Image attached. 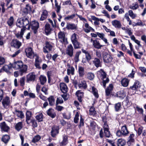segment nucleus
Wrapping results in <instances>:
<instances>
[{
  "label": "nucleus",
  "mask_w": 146,
  "mask_h": 146,
  "mask_svg": "<svg viewBox=\"0 0 146 146\" xmlns=\"http://www.w3.org/2000/svg\"><path fill=\"white\" fill-rule=\"evenodd\" d=\"M13 66H14V68L16 69H20L19 72L21 76H22L23 74L25 72L27 71V65H24L23 62L21 60L14 62L13 63Z\"/></svg>",
  "instance_id": "obj_1"
},
{
  "label": "nucleus",
  "mask_w": 146,
  "mask_h": 146,
  "mask_svg": "<svg viewBox=\"0 0 146 146\" xmlns=\"http://www.w3.org/2000/svg\"><path fill=\"white\" fill-rule=\"evenodd\" d=\"M29 18L28 17L25 16L18 19L17 21V26L20 28H25L26 30L27 29L26 26L29 23Z\"/></svg>",
  "instance_id": "obj_2"
},
{
  "label": "nucleus",
  "mask_w": 146,
  "mask_h": 146,
  "mask_svg": "<svg viewBox=\"0 0 146 146\" xmlns=\"http://www.w3.org/2000/svg\"><path fill=\"white\" fill-rule=\"evenodd\" d=\"M39 23L36 21L34 20L29 22L28 27L27 29L29 30L31 27L33 31L34 34H36L37 32V30L39 27Z\"/></svg>",
  "instance_id": "obj_3"
},
{
  "label": "nucleus",
  "mask_w": 146,
  "mask_h": 146,
  "mask_svg": "<svg viewBox=\"0 0 146 146\" xmlns=\"http://www.w3.org/2000/svg\"><path fill=\"white\" fill-rule=\"evenodd\" d=\"M98 72L100 73V78L102 80V84L103 87L105 88L106 87V84L108 83L109 80L108 78H107L106 80H104V79L106 78L107 74L106 72L103 69H101Z\"/></svg>",
  "instance_id": "obj_4"
},
{
  "label": "nucleus",
  "mask_w": 146,
  "mask_h": 146,
  "mask_svg": "<svg viewBox=\"0 0 146 146\" xmlns=\"http://www.w3.org/2000/svg\"><path fill=\"white\" fill-rule=\"evenodd\" d=\"M129 133L127 128L125 125L122 126L121 130H117L116 133V135L119 137L122 136H126Z\"/></svg>",
  "instance_id": "obj_5"
},
{
  "label": "nucleus",
  "mask_w": 146,
  "mask_h": 146,
  "mask_svg": "<svg viewBox=\"0 0 146 146\" xmlns=\"http://www.w3.org/2000/svg\"><path fill=\"white\" fill-rule=\"evenodd\" d=\"M1 103L3 108L7 109L9 108L10 104V100L9 97L6 96L3 98Z\"/></svg>",
  "instance_id": "obj_6"
},
{
  "label": "nucleus",
  "mask_w": 146,
  "mask_h": 146,
  "mask_svg": "<svg viewBox=\"0 0 146 146\" xmlns=\"http://www.w3.org/2000/svg\"><path fill=\"white\" fill-rule=\"evenodd\" d=\"M104 61L105 63H110L113 59V57L109 54L105 53L103 55Z\"/></svg>",
  "instance_id": "obj_7"
},
{
  "label": "nucleus",
  "mask_w": 146,
  "mask_h": 146,
  "mask_svg": "<svg viewBox=\"0 0 146 146\" xmlns=\"http://www.w3.org/2000/svg\"><path fill=\"white\" fill-rule=\"evenodd\" d=\"M141 87V83L137 80H135L133 84L128 88L129 90H137Z\"/></svg>",
  "instance_id": "obj_8"
},
{
  "label": "nucleus",
  "mask_w": 146,
  "mask_h": 146,
  "mask_svg": "<svg viewBox=\"0 0 146 146\" xmlns=\"http://www.w3.org/2000/svg\"><path fill=\"white\" fill-rule=\"evenodd\" d=\"M45 46L43 48V51L45 53H48V51L46 49H48L49 51H51L52 46L50 43L48 41L45 42Z\"/></svg>",
  "instance_id": "obj_9"
},
{
  "label": "nucleus",
  "mask_w": 146,
  "mask_h": 146,
  "mask_svg": "<svg viewBox=\"0 0 146 146\" xmlns=\"http://www.w3.org/2000/svg\"><path fill=\"white\" fill-rule=\"evenodd\" d=\"M74 48L71 44L69 45L66 49V54L70 57H72L73 55Z\"/></svg>",
  "instance_id": "obj_10"
},
{
  "label": "nucleus",
  "mask_w": 146,
  "mask_h": 146,
  "mask_svg": "<svg viewBox=\"0 0 146 146\" xmlns=\"http://www.w3.org/2000/svg\"><path fill=\"white\" fill-rule=\"evenodd\" d=\"M36 76L34 74V72H32L30 73L27 76V82H34Z\"/></svg>",
  "instance_id": "obj_11"
},
{
  "label": "nucleus",
  "mask_w": 146,
  "mask_h": 146,
  "mask_svg": "<svg viewBox=\"0 0 146 146\" xmlns=\"http://www.w3.org/2000/svg\"><path fill=\"white\" fill-rule=\"evenodd\" d=\"M93 64L97 68L102 66V61L100 60V59L97 58H94L92 61Z\"/></svg>",
  "instance_id": "obj_12"
},
{
  "label": "nucleus",
  "mask_w": 146,
  "mask_h": 146,
  "mask_svg": "<svg viewBox=\"0 0 146 146\" xmlns=\"http://www.w3.org/2000/svg\"><path fill=\"white\" fill-rule=\"evenodd\" d=\"M58 127L56 126H53L52 127L51 131V135L52 137H54L58 133Z\"/></svg>",
  "instance_id": "obj_13"
},
{
  "label": "nucleus",
  "mask_w": 146,
  "mask_h": 146,
  "mask_svg": "<svg viewBox=\"0 0 146 146\" xmlns=\"http://www.w3.org/2000/svg\"><path fill=\"white\" fill-rule=\"evenodd\" d=\"M25 52L27 56L29 58H31L34 53L33 50L32 48L31 47H29L25 49Z\"/></svg>",
  "instance_id": "obj_14"
},
{
  "label": "nucleus",
  "mask_w": 146,
  "mask_h": 146,
  "mask_svg": "<svg viewBox=\"0 0 146 146\" xmlns=\"http://www.w3.org/2000/svg\"><path fill=\"white\" fill-rule=\"evenodd\" d=\"M97 39L100 40V39L97 38L94 40L93 42V44H92L93 46L96 49H100L104 45L101 44L99 41L97 40Z\"/></svg>",
  "instance_id": "obj_15"
},
{
  "label": "nucleus",
  "mask_w": 146,
  "mask_h": 146,
  "mask_svg": "<svg viewBox=\"0 0 146 146\" xmlns=\"http://www.w3.org/2000/svg\"><path fill=\"white\" fill-rule=\"evenodd\" d=\"M11 46L16 48H19L21 45V43L17 40H13L11 43Z\"/></svg>",
  "instance_id": "obj_16"
},
{
  "label": "nucleus",
  "mask_w": 146,
  "mask_h": 146,
  "mask_svg": "<svg viewBox=\"0 0 146 146\" xmlns=\"http://www.w3.org/2000/svg\"><path fill=\"white\" fill-rule=\"evenodd\" d=\"M61 92L64 93H66L68 92V88L66 85L64 83H61L60 84Z\"/></svg>",
  "instance_id": "obj_17"
},
{
  "label": "nucleus",
  "mask_w": 146,
  "mask_h": 146,
  "mask_svg": "<svg viewBox=\"0 0 146 146\" xmlns=\"http://www.w3.org/2000/svg\"><path fill=\"white\" fill-rule=\"evenodd\" d=\"M0 127L2 131L7 132L9 128L6 124L5 122L4 121L0 123Z\"/></svg>",
  "instance_id": "obj_18"
},
{
  "label": "nucleus",
  "mask_w": 146,
  "mask_h": 146,
  "mask_svg": "<svg viewBox=\"0 0 146 146\" xmlns=\"http://www.w3.org/2000/svg\"><path fill=\"white\" fill-rule=\"evenodd\" d=\"M66 28L68 30H75L77 29V26L74 24L67 23Z\"/></svg>",
  "instance_id": "obj_19"
},
{
  "label": "nucleus",
  "mask_w": 146,
  "mask_h": 146,
  "mask_svg": "<svg viewBox=\"0 0 146 146\" xmlns=\"http://www.w3.org/2000/svg\"><path fill=\"white\" fill-rule=\"evenodd\" d=\"M54 110L52 108H50L46 111L47 114L52 118H54L56 116V113L54 112Z\"/></svg>",
  "instance_id": "obj_20"
},
{
  "label": "nucleus",
  "mask_w": 146,
  "mask_h": 146,
  "mask_svg": "<svg viewBox=\"0 0 146 146\" xmlns=\"http://www.w3.org/2000/svg\"><path fill=\"white\" fill-rule=\"evenodd\" d=\"M82 53L85 54V58L87 59L88 60V62H89L90 60L92 59V57L90 53L88 51L82 48Z\"/></svg>",
  "instance_id": "obj_21"
},
{
  "label": "nucleus",
  "mask_w": 146,
  "mask_h": 146,
  "mask_svg": "<svg viewBox=\"0 0 146 146\" xmlns=\"http://www.w3.org/2000/svg\"><path fill=\"white\" fill-rule=\"evenodd\" d=\"M113 88V86L112 84H110L109 86L107 87L106 90V95L109 96L111 94V92H112Z\"/></svg>",
  "instance_id": "obj_22"
},
{
  "label": "nucleus",
  "mask_w": 146,
  "mask_h": 146,
  "mask_svg": "<svg viewBox=\"0 0 146 146\" xmlns=\"http://www.w3.org/2000/svg\"><path fill=\"white\" fill-rule=\"evenodd\" d=\"M45 32L46 35H48L51 33V29L50 25L48 23H46L45 25Z\"/></svg>",
  "instance_id": "obj_23"
},
{
  "label": "nucleus",
  "mask_w": 146,
  "mask_h": 146,
  "mask_svg": "<svg viewBox=\"0 0 146 146\" xmlns=\"http://www.w3.org/2000/svg\"><path fill=\"white\" fill-rule=\"evenodd\" d=\"M84 93L81 92L80 90H78L76 93V95L78 98V100L80 102H81L82 101V98L83 96Z\"/></svg>",
  "instance_id": "obj_24"
},
{
  "label": "nucleus",
  "mask_w": 146,
  "mask_h": 146,
  "mask_svg": "<svg viewBox=\"0 0 146 146\" xmlns=\"http://www.w3.org/2000/svg\"><path fill=\"white\" fill-rule=\"evenodd\" d=\"M25 30V28H22L21 29L20 33H19V32L18 33L15 34V36L18 38L23 39V36Z\"/></svg>",
  "instance_id": "obj_25"
},
{
  "label": "nucleus",
  "mask_w": 146,
  "mask_h": 146,
  "mask_svg": "<svg viewBox=\"0 0 146 146\" xmlns=\"http://www.w3.org/2000/svg\"><path fill=\"white\" fill-rule=\"evenodd\" d=\"M111 23L112 25L116 28H120L121 26L120 21H119L117 20L113 21H112Z\"/></svg>",
  "instance_id": "obj_26"
},
{
  "label": "nucleus",
  "mask_w": 146,
  "mask_h": 146,
  "mask_svg": "<svg viewBox=\"0 0 146 146\" xmlns=\"http://www.w3.org/2000/svg\"><path fill=\"white\" fill-rule=\"evenodd\" d=\"M48 12L46 10H44L40 18V21H43L46 19L48 16Z\"/></svg>",
  "instance_id": "obj_27"
},
{
  "label": "nucleus",
  "mask_w": 146,
  "mask_h": 146,
  "mask_svg": "<svg viewBox=\"0 0 146 146\" xmlns=\"http://www.w3.org/2000/svg\"><path fill=\"white\" fill-rule=\"evenodd\" d=\"M32 116V112L31 111H27L26 114V121L27 123L28 124H29L30 122H29Z\"/></svg>",
  "instance_id": "obj_28"
},
{
  "label": "nucleus",
  "mask_w": 146,
  "mask_h": 146,
  "mask_svg": "<svg viewBox=\"0 0 146 146\" xmlns=\"http://www.w3.org/2000/svg\"><path fill=\"white\" fill-rule=\"evenodd\" d=\"M129 80L126 78H124L121 81V84L122 86L125 87H127L129 84Z\"/></svg>",
  "instance_id": "obj_29"
},
{
  "label": "nucleus",
  "mask_w": 146,
  "mask_h": 146,
  "mask_svg": "<svg viewBox=\"0 0 146 146\" xmlns=\"http://www.w3.org/2000/svg\"><path fill=\"white\" fill-rule=\"evenodd\" d=\"M48 100L50 106H53L55 104V99L53 96H51L48 98Z\"/></svg>",
  "instance_id": "obj_30"
},
{
  "label": "nucleus",
  "mask_w": 146,
  "mask_h": 146,
  "mask_svg": "<svg viewBox=\"0 0 146 146\" xmlns=\"http://www.w3.org/2000/svg\"><path fill=\"white\" fill-rule=\"evenodd\" d=\"M43 115L42 113H39L35 117V118L38 122L43 121Z\"/></svg>",
  "instance_id": "obj_31"
},
{
  "label": "nucleus",
  "mask_w": 146,
  "mask_h": 146,
  "mask_svg": "<svg viewBox=\"0 0 146 146\" xmlns=\"http://www.w3.org/2000/svg\"><path fill=\"white\" fill-rule=\"evenodd\" d=\"M78 72L80 77H83L85 74L84 68L83 67L79 66L78 68Z\"/></svg>",
  "instance_id": "obj_32"
},
{
  "label": "nucleus",
  "mask_w": 146,
  "mask_h": 146,
  "mask_svg": "<svg viewBox=\"0 0 146 146\" xmlns=\"http://www.w3.org/2000/svg\"><path fill=\"white\" fill-rule=\"evenodd\" d=\"M10 139L9 136L7 135H4L1 138V141L7 144L8 143Z\"/></svg>",
  "instance_id": "obj_33"
},
{
  "label": "nucleus",
  "mask_w": 146,
  "mask_h": 146,
  "mask_svg": "<svg viewBox=\"0 0 146 146\" xmlns=\"http://www.w3.org/2000/svg\"><path fill=\"white\" fill-rule=\"evenodd\" d=\"M68 137L66 135H64L63 136V140L60 143L61 146L66 145L67 144Z\"/></svg>",
  "instance_id": "obj_34"
},
{
  "label": "nucleus",
  "mask_w": 146,
  "mask_h": 146,
  "mask_svg": "<svg viewBox=\"0 0 146 146\" xmlns=\"http://www.w3.org/2000/svg\"><path fill=\"white\" fill-rule=\"evenodd\" d=\"M117 96L121 99H123L125 96V94L123 90H121L117 92Z\"/></svg>",
  "instance_id": "obj_35"
},
{
  "label": "nucleus",
  "mask_w": 146,
  "mask_h": 146,
  "mask_svg": "<svg viewBox=\"0 0 146 146\" xmlns=\"http://www.w3.org/2000/svg\"><path fill=\"white\" fill-rule=\"evenodd\" d=\"M78 86L80 88H82L84 89H86L87 87L86 82L84 80L82 81L80 83L78 84Z\"/></svg>",
  "instance_id": "obj_36"
},
{
  "label": "nucleus",
  "mask_w": 146,
  "mask_h": 146,
  "mask_svg": "<svg viewBox=\"0 0 146 146\" xmlns=\"http://www.w3.org/2000/svg\"><path fill=\"white\" fill-rule=\"evenodd\" d=\"M126 143L125 140L122 139H118L117 141L118 146H123Z\"/></svg>",
  "instance_id": "obj_37"
},
{
  "label": "nucleus",
  "mask_w": 146,
  "mask_h": 146,
  "mask_svg": "<svg viewBox=\"0 0 146 146\" xmlns=\"http://www.w3.org/2000/svg\"><path fill=\"white\" fill-rule=\"evenodd\" d=\"M81 52L79 51L77 52L75 54V56L74 57V62L76 63H77L79 61V56L81 54Z\"/></svg>",
  "instance_id": "obj_38"
},
{
  "label": "nucleus",
  "mask_w": 146,
  "mask_h": 146,
  "mask_svg": "<svg viewBox=\"0 0 146 146\" xmlns=\"http://www.w3.org/2000/svg\"><path fill=\"white\" fill-rule=\"evenodd\" d=\"M22 122H19L17 123L15 126V129L18 131H19L22 128Z\"/></svg>",
  "instance_id": "obj_39"
},
{
  "label": "nucleus",
  "mask_w": 146,
  "mask_h": 146,
  "mask_svg": "<svg viewBox=\"0 0 146 146\" xmlns=\"http://www.w3.org/2000/svg\"><path fill=\"white\" fill-rule=\"evenodd\" d=\"M39 80L40 81L41 84L44 85L46 81V77L41 75L39 77Z\"/></svg>",
  "instance_id": "obj_40"
},
{
  "label": "nucleus",
  "mask_w": 146,
  "mask_h": 146,
  "mask_svg": "<svg viewBox=\"0 0 146 146\" xmlns=\"http://www.w3.org/2000/svg\"><path fill=\"white\" fill-rule=\"evenodd\" d=\"M92 93L94 96L97 98L99 97V95L98 93L97 90L94 86L92 87Z\"/></svg>",
  "instance_id": "obj_41"
},
{
  "label": "nucleus",
  "mask_w": 146,
  "mask_h": 146,
  "mask_svg": "<svg viewBox=\"0 0 146 146\" xmlns=\"http://www.w3.org/2000/svg\"><path fill=\"white\" fill-rule=\"evenodd\" d=\"M29 122H30V123H31L32 124V126L33 128H35L37 127L38 124L35 119H31V121Z\"/></svg>",
  "instance_id": "obj_42"
},
{
  "label": "nucleus",
  "mask_w": 146,
  "mask_h": 146,
  "mask_svg": "<svg viewBox=\"0 0 146 146\" xmlns=\"http://www.w3.org/2000/svg\"><path fill=\"white\" fill-rule=\"evenodd\" d=\"M75 49L80 48H81L80 44L78 40L72 42Z\"/></svg>",
  "instance_id": "obj_43"
},
{
  "label": "nucleus",
  "mask_w": 146,
  "mask_h": 146,
  "mask_svg": "<svg viewBox=\"0 0 146 146\" xmlns=\"http://www.w3.org/2000/svg\"><path fill=\"white\" fill-rule=\"evenodd\" d=\"M41 139V137L39 135L35 136L32 140V142L34 143L38 142Z\"/></svg>",
  "instance_id": "obj_44"
},
{
  "label": "nucleus",
  "mask_w": 146,
  "mask_h": 146,
  "mask_svg": "<svg viewBox=\"0 0 146 146\" xmlns=\"http://www.w3.org/2000/svg\"><path fill=\"white\" fill-rule=\"evenodd\" d=\"M87 78L90 80H92L94 77V74L92 72H88L87 74Z\"/></svg>",
  "instance_id": "obj_45"
},
{
  "label": "nucleus",
  "mask_w": 146,
  "mask_h": 146,
  "mask_svg": "<svg viewBox=\"0 0 146 146\" xmlns=\"http://www.w3.org/2000/svg\"><path fill=\"white\" fill-rule=\"evenodd\" d=\"M58 36L59 39L64 40L65 37V34L64 32L60 31L58 34Z\"/></svg>",
  "instance_id": "obj_46"
},
{
  "label": "nucleus",
  "mask_w": 146,
  "mask_h": 146,
  "mask_svg": "<svg viewBox=\"0 0 146 146\" xmlns=\"http://www.w3.org/2000/svg\"><path fill=\"white\" fill-rule=\"evenodd\" d=\"M3 70L6 72L8 74L10 75L11 74V72L10 71V70L8 68L7 66L5 65L1 69V70Z\"/></svg>",
  "instance_id": "obj_47"
},
{
  "label": "nucleus",
  "mask_w": 146,
  "mask_h": 146,
  "mask_svg": "<svg viewBox=\"0 0 146 146\" xmlns=\"http://www.w3.org/2000/svg\"><path fill=\"white\" fill-rule=\"evenodd\" d=\"M91 18L93 20L95 21L94 23L95 25H99V23L98 22L99 21V18L94 16H92Z\"/></svg>",
  "instance_id": "obj_48"
},
{
  "label": "nucleus",
  "mask_w": 146,
  "mask_h": 146,
  "mask_svg": "<svg viewBox=\"0 0 146 146\" xmlns=\"http://www.w3.org/2000/svg\"><path fill=\"white\" fill-rule=\"evenodd\" d=\"M14 19L13 17H11L7 21V23L8 25L11 27L13 23Z\"/></svg>",
  "instance_id": "obj_49"
},
{
  "label": "nucleus",
  "mask_w": 146,
  "mask_h": 146,
  "mask_svg": "<svg viewBox=\"0 0 146 146\" xmlns=\"http://www.w3.org/2000/svg\"><path fill=\"white\" fill-rule=\"evenodd\" d=\"M84 119L82 118V115H81L80 117V122L79 124L78 125V127L79 129H80V127L82 126H84Z\"/></svg>",
  "instance_id": "obj_50"
},
{
  "label": "nucleus",
  "mask_w": 146,
  "mask_h": 146,
  "mask_svg": "<svg viewBox=\"0 0 146 146\" xmlns=\"http://www.w3.org/2000/svg\"><path fill=\"white\" fill-rule=\"evenodd\" d=\"M121 107V103L118 102L115 105V111H118Z\"/></svg>",
  "instance_id": "obj_51"
},
{
  "label": "nucleus",
  "mask_w": 146,
  "mask_h": 146,
  "mask_svg": "<svg viewBox=\"0 0 146 146\" xmlns=\"http://www.w3.org/2000/svg\"><path fill=\"white\" fill-rule=\"evenodd\" d=\"M15 112L17 113H20V115H19L18 114H17V115L19 117L21 118H23L24 117V115L23 112L21 111L17 110V109L15 110Z\"/></svg>",
  "instance_id": "obj_52"
},
{
  "label": "nucleus",
  "mask_w": 146,
  "mask_h": 146,
  "mask_svg": "<svg viewBox=\"0 0 146 146\" xmlns=\"http://www.w3.org/2000/svg\"><path fill=\"white\" fill-rule=\"evenodd\" d=\"M79 114L78 112H76L74 118V122L76 123H77L79 120Z\"/></svg>",
  "instance_id": "obj_53"
},
{
  "label": "nucleus",
  "mask_w": 146,
  "mask_h": 146,
  "mask_svg": "<svg viewBox=\"0 0 146 146\" xmlns=\"http://www.w3.org/2000/svg\"><path fill=\"white\" fill-rule=\"evenodd\" d=\"M76 36L77 35L75 33H74L72 35L71 38L72 42L78 40Z\"/></svg>",
  "instance_id": "obj_54"
},
{
  "label": "nucleus",
  "mask_w": 146,
  "mask_h": 146,
  "mask_svg": "<svg viewBox=\"0 0 146 146\" xmlns=\"http://www.w3.org/2000/svg\"><path fill=\"white\" fill-rule=\"evenodd\" d=\"M139 7L138 3L136 2L133 3L131 5V8L132 9H137Z\"/></svg>",
  "instance_id": "obj_55"
},
{
  "label": "nucleus",
  "mask_w": 146,
  "mask_h": 146,
  "mask_svg": "<svg viewBox=\"0 0 146 146\" xmlns=\"http://www.w3.org/2000/svg\"><path fill=\"white\" fill-rule=\"evenodd\" d=\"M63 103V101L62 99L60 98H57L56 101V105H58V104H61Z\"/></svg>",
  "instance_id": "obj_56"
},
{
  "label": "nucleus",
  "mask_w": 146,
  "mask_h": 146,
  "mask_svg": "<svg viewBox=\"0 0 146 146\" xmlns=\"http://www.w3.org/2000/svg\"><path fill=\"white\" fill-rule=\"evenodd\" d=\"M105 136L107 137H109L110 135L109 129L105 130H104Z\"/></svg>",
  "instance_id": "obj_57"
},
{
  "label": "nucleus",
  "mask_w": 146,
  "mask_h": 146,
  "mask_svg": "<svg viewBox=\"0 0 146 146\" xmlns=\"http://www.w3.org/2000/svg\"><path fill=\"white\" fill-rule=\"evenodd\" d=\"M25 77H23L21 78L20 80V86H23L25 85Z\"/></svg>",
  "instance_id": "obj_58"
},
{
  "label": "nucleus",
  "mask_w": 146,
  "mask_h": 146,
  "mask_svg": "<svg viewBox=\"0 0 146 146\" xmlns=\"http://www.w3.org/2000/svg\"><path fill=\"white\" fill-rule=\"evenodd\" d=\"M64 108L63 106H58V105H56L55 109L58 111H60Z\"/></svg>",
  "instance_id": "obj_59"
},
{
  "label": "nucleus",
  "mask_w": 146,
  "mask_h": 146,
  "mask_svg": "<svg viewBox=\"0 0 146 146\" xmlns=\"http://www.w3.org/2000/svg\"><path fill=\"white\" fill-rule=\"evenodd\" d=\"M96 56L99 59H101L102 58L101 52L100 50H97L96 52Z\"/></svg>",
  "instance_id": "obj_60"
},
{
  "label": "nucleus",
  "mask_w": 146,
  "mask_h": 146,
  "mask_svg": "<svg viewBox=\"0 0 146 146\" xmlns=\"http://www.w3.org/2000/svg\"><path fill=\"white\" fill-rule=\"evenodd\" d=\"M129 15L132 19H134L135 17V15L134 14L131 10H130L128 11Z\"/></svg>",
  "instance_id": "obj_61"
},
{
  "label": "nucleus",
  "mask_w": 146,
  "mask_h": 146,
  "mask_svg": "<svg viewBox=\"0 0 146 146\" xmlns=\"http://www.w3.org/2000/svg\"><path fill=\"white\" fill-rule=\"evenodd\" d=\"M5 62V59L2 56H0V65L3 64Z\"/></svg>",
  "instance_id": "obj_62"
},
{
  "label": "nucleus",
  "mask_w": 146,
  "mask_h": 146,
  "mask_svg": "<svg viewBox=\"0 0 146 146\" xmlns=\"http://www.w3.org/2000/svg\"><path fill=\"white\" fill-rule=\"evenodd\" d=\"M123 103L127 107H129L131 104V102H129L128 99H126L124 101Z\"/></svg>",
  "instance_id": "obj_63"
},
{
  "label": "nucleus",
  "mask_w": 146,
  "mask_h": 146,
  "mask_svg": "<svg viewBox=\"0 0 146 146\" xmlns=\"http://www.w3.org/2000/svg\"><path fill=\"white\" fill-rule=\"evenodd\" d=\"M89 111L90 113L91 114L94 115L95 114L96 111L95 110V108L94 107H91Z\"/></svg>",
  "instance_id": "obj_64"
}]
</instances>
